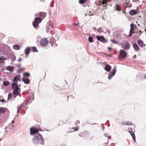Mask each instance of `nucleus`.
Here are the masks:
<instances>
[{
	"mask_svg": "<svg viewBox=\"0 0 146 146\" xmlns=\"http://www.w3.org/2000/svg\"><path fill=\"white\" fill-rule=\"evenodd\" d=\"M33 142L34 143H38L44 145V142L43 138L41 135L38 133L35 135L32 140Z\"/></svg>",
	"mask_w": 146,
	"mask_h": 146,
	"instance_id": "nucleus-1",
	"label": "nucleus"
},
{
	"mask_svg": "<svg viewBox=\"0 0 146 146\" xmlns=\"http://www.w3.org/2000/svg\"><path fill=\"white\" fill-rule=\"evenodd\" d=\"M12 88L15 87V89L13 90V96L15 98L20 93V88L18 87V84L17 83H12Z\"/></svg>",
	"mask_w": 146,
	"mask_h": 146,
	"instance_id": "nucleus-2",
	"label": "nucleus"
},
{
	"mask_svg": "<svg viewBox=\"0 0 146 146\" xmlns=\"http://www.w3.org/2000/svg\"><path fill=\"white\" fill-rule=\"evenodd\" d=\"M121 47L125 50H129L130 48V44L127 41H125L123 43L120 44Z\"/></svg>",
	"mask_w": 146,
	"mask_h": 146,
	"instance_id": "nucleus-3",
	"label": "nucleus"
},
{
	"mask_svg": "<svg viewBox=\"0 0 146 146\" xmlns=\"http://www.w3.org/2000/svg\"><path fill=\"white\" fill-rule=\"evenodd\" d=\"M49 43L48 40L46 38H44L42 39L40 41V44L43 46H46Z\"/></svg>",
	"mask_w": 146,
	"mask_h": 146,
	"instance_id": "nucleus-4",
	"label": "nucleus"
},
{
	"mask_svg": "<svg viewBox=\"0 0 146 146\" xmlns=\"http://www.w3.org/2000/svg\"><path fill=\"white\" fill-rule=\"evenodd\" d=\"M127 54L126 52L123 50H120L119 57L120 59L124 58H125L127 56Z\"/></svg>",
	"mask_w": 146,
	"mask_h": 146,
	"instance_id": "nucleus-5",
	"label": "nucleus"
},
{
	"mask_svg": "<svg viewBox=\"0 0 146 146\" xmlns=\"http://www.w3.org/2000/svg\"><path fill=\"white\" fill-rule=\"evenodd\" d=\"M38 131V129L33 127H32L30 129V133L32 135L37 133Z\"/></svg>",
	"mask_w": 146,
	"mask_h": 146,
	"instance_id": "nucleus-6",
	"label": "nucleus"
},
{
	"mask_svg": "<svg viewBox=\"0 0 146 146\" xmlns=\"http://www.w3.org/2000/svg\"><path fill=\"white\" fill-rule=\"evenodd\" d=\"M131 28L130 30V33L129 35V37H131L132 36V33L134 34L135 33L134 31H133L134 30V27L136 28V25L133 24H131L130 25Z\"/></svg>",
	"mask_w": 146,
	"mask_h": 146,
	"instance_id": "nucleus-7",
	"label": "nucleus"
},
{
	"mask_svg": "<svg viewBox=\"0 0 146 146\" xmlns=\"http://www.w3.org/2000/svg\"><path fill=\"white\" fill-rule=\"evenodd\" d=\"M21 75H19L18 76H15L13 80V82H14L13 83H17L18 81H19L20 82L21 81L20 79Z\"/></svg>",
	"mask_w": 146,
	"mask_h": 146,
	"instance_id": "nucleus-8",
	"label": "nucleus"
},
{
	"mask_svg": "<svg viewBox=\"0 0 146 146\" xmlns=\"http://www.w3.org/2000/svg\"><path fill=\"white\" fill-rule=\"evenodd\" d=\"M96 38L98 40L102 42H104L105 41H106V42H107L103 36H97Z\"/></svg>",
	"mask_w": 146,
	"mask_h": 146,
	"instance_id": "nucleus-9",
	"label": "nucleus"
},
{
	"mask_svg": "<svg viewBox=\"0 0 146 146\" xmlns=\"http://www.w3.org/2000/svg\"><path fill=\"white\" fill-rule=\"evenodd\" d=\"M116 71L115 69L114 68L112 70L111 74H109L108 78L109 79H110L112 77L114 76L116 72Z\"/></svg>",
	"mask_w": 146,
	"mask_h": 146,
	"instance_id": "nucleus-10",
	"label": "nucleus"
},
{
	"mask_svg": "<svg viewBox=\"0 0 146 146\" xmlns=\"http://www.w3.org/2000/svg\"><path fill=\"white\" fill-rule=\"evenodd\" d=\"M137 43L140 47H143L146 46V44L144 43L143 42L142 40H137Z\"/></svg>",
	"mask_w": 146,
	"mask_h": 146,
	"instance_id": "nucleus-11",
	"label": "nucleus"
},
{
	"mask_svg": "<svg viewBox=\"0 0 146 146\" xmlns=\"http://www.w3.org/2000/svg\"><path fill=\"white\" fill-rule=\"evenodd\" d=\"M107 3V0H104L102 1V3H101V1H99V2L98 3H97V2H95V4L96 5H98V6H99L100 5H101L102 4L103 5H104L105 4H106Z\"/></svg>",
	"mask_w": 146,
	"mask_h": 146,
	"instance_id": "nucleus-12",
	"label": "nucleus"
},
{
	"mask_svg": "<svg viewBox=\"0 0 146 146\" xmlns=\"http://www.w3.org/2000/svg\"><path fill=\"white\" fill-rule=\"evenodd\" d=\"M111 68V67L110 65L107 64L104 67V69L106 71L109 72L110 71Z\"/></svg>",
	"mask_w": 146,
	"mask_h": 146,
	"instance_id": "nucleus-13",
	"label": "nucleus"
},
{
	"mask_svg": "<svg viewBox=\"0 0 146 146\" xmlns=\"http://www.w3.org/2000/svg\"><path fill=\"white\" fill-rule=\"evenodd\" d=\"M22 80L26 84H28L30 82L29 79L27 78H23Z\"/></svg>",
	"mask_w": 146,
	"mask_h": 146,
	"instance_id": "nucleus-14",
	"label": "nucleus"
},
{
	"mask_svg": "<svg viewBox=\"0 0 146 146\" xmlns=\"http://www.w3.org/2000/svg\"><path fill=\"white\" fill-rule=\"evenodd\" d=\"M137 13V11L135 10H132L129 12V14L131 15H134Z\"/></svg>",
	"mask_w": 146,
	"mask_h": 146,
	"instance_id": "nucleus-15",
	"label": "nucleus"
},
{
	"mask_svg": "<svg viewBox=\"0 0 146 146\" xmlns=\"http://www.w3.org/2000/svg\"><path fill=\"white\" fill-rule=\"evenodd\" d=\"M133 47L134 49L136 51H138L140 49L139 47L137 44H134L133 45Z\"/></svg>",
	"mask_w": 146,
	"mask_h": 146,
	"instance_id": "nucleus-16",
	"label": "nucleus"
},
{
	"mask_svg": "<svg viewBox=\"0 0 146 146\" xmlns=\"http://www.w3.org/2000/svg\"><path fill=\"white\" fill-rule=\"evenodd\" d=\"M122 125H132L133 123L131 121H127L125 122H122Z\"/></svg>",
	"mask_w": 146,
	"mask_h": 146,
	"instance_id": "nucleus-17",
	"label": "nucleus"
},
{
	"mask_svg": "<svg viewBox=\"0 0 146 146\" xmlns=\"http://www.w3.org/2000/svg\"><path fill=\"white\" fill-rule=\"evenodd\" d=\"M67 121V120H64V121L62 120L60 121L59 122V123L58 124V125L59 126L60 125H62L64 124H66Z\"/></svg>",
	"mask_w": 146,
	"mask_h": 146,
	"instance_id": "nucleus-18",
	"label": "nucleus"
},
{
	"mask_svg": "<svg viewBox=\"0 0 146 146\" xmlns=\"http://www.w3.org/2000/svg\"><path fill=\"white\" fill-rule=\"evenodd\" d=\"M128 132L131 135L133 141H135V137L134 132L131 131H129Z\"/></svg>",
	"mask_w": 146,
	"mask_h": 146,
	"instance_id": "nucleus-19",
	"label": "nucleus"
},
{
	"mask_svg": "<svg viewBox=\"0 0 146 146\" xmlns=\"http://www.w3.org/2000/svg\"><path fill=\"white\" fill-rule=\"evenodd\" d=\"M11 83L8 81L4 82L3 83V85L4 86H6L10 85Z\"/></svg>",
	"mask_w": 146,
	"mask_h": 146,
	"instance_id": "nucleus-20",
	"label": "nucleus"
},
{
	"mask_svg": "<svg viewBox=\"0 0 146 146\" xmlns=\"http://www.w3.org/2000/svg\"><path fill=\"white\" fill-rule=\"evenodd\" d=\"M115 7L118 11H120L121 10V6L120 5H116L115 6Z\"/></svg>",
	"mask_w": 146,
	"mask_h": 146,
	"instance_id": "nucleus-21",
	"label": "nucleus"
},
{
	"mask_svg": "<svg viewBox=\"0 0 146 146\" xmlns=\"http://www.w3.org/2000/svg\"><path fill=\"white\" fill-rule=\"evenodd\" d=\"M34 21H35V22L39 24L41 22V19L40 18L38 17L35 19Z\"/></svg>",
	"mask_w": 146,
	"mask_h": 146,
	"instance_id": "nucleus-22",
	"label": "nucleus"
},
{
	"mask_svg": "<svg viewBox=\"0 0 146 146\" xmlns=\"http://www.w3.org/2000/svg\"><path fill=\"white\" fill-rule=\"evenodd\" d=\"M7 69L8 71H9L10 72H12L13 71V66H9L7 67Z\"/></svg>",
	"mask_w": 146,
	"mask_h": 146,
	"instance_id": "nucleus-23",
	"label": "nucleus"
},
{
	"mask_svg": "<svg viewBox=\"0 0 146 146\" xmlns=\"http://www.w3.org/2000/svg\"><path fill=\"white\" fill-rule=\"evenodd\" d=\"M20 48V46L17 44H16L13 46V48L15 50H19Z\"/></svg>",
	"mask_w": 146,
	"mask_h": 146,
	"instance_id": "nucleus-24",
	"label": "nucleus"
},
{
	"mask_svg": "<svg viewBox=\"0 0 146 146\" xmlns=\"http://www.w3.org/2000/svg\"><path fill=\"white\" fill-rule=\"evenodd\" d=\"M33 24L34 27L36 29L38 26V24L35 22V21H34L33 22Z\"/></svg>",
	"mask_w": 146,
	"mask_h": 146,
	"instance_id": "nucleus-25",
	"label": "nucleus"
},
{
	"mask_svg": "<svg viewBox=\"0 0 146 146\" xmlns=\"http://www.w3.org/2000/svg\"><path fill=\"white\" fill-rule=\"evenodd\" d=\"M40 15L41 17L44 18L46 17V14L44 12H41L40 13Z\"/></svg>",
	"mask_w": 146,
	"mask_h": 146,
	"instance_id": "nucleus-26",
	"label": "nucleus"
},
{
	"mask_svg": "<svg viewBox=\"0 0 146 146\" xmlns=\"http://www.w3.org/2000/svg\"><path fill=\"white\" fill-rule=\"evenodd\" d=\"M5 111L4 108L2 107H0V114L4 113Z\"/></svg>",
	"mask_w": 146,
	"mask_h": 146,
	"instance_id": "nucleus-27",
	"label": "nucleus"
},
{
	"mask_svg": "<svg viewBox=\"0 0 146 146\" xmlns=\"http://www.w3.org/2000/svg\"><path fill=\"white\" fill-rule=\"evenodd\" d=\"M30 49L29 48H26L25 50V52L26 54H28L29 52Z\"/></svg>",
	"mask_w": 146,
	"mask_h": 146,
	"instance_id": "nucleus-28",
	"label": "nucleus"
},
{
	"mask_svg": "<svg viewBox=\"0 0 146 146\" xmlns=\"http://www.w3.org/2000/svg\"><path fill=\"white\" fill-rule=\"evenodd\" d=\"M87 0H79V3L80 4H83L87 2Z\"/></svg>",
	"mask_w": 146,
	"mask_h": 146,
	"instance_id": "nucleus-29",
	"label": "nucleus"
},
{
	"mask_svg": "<svg viewBox=\"0 0 146 146\" xmlns=\"http://www.w3.org/2000/svg\"><path fill=\"white\" fill-rule=\"evenodd\" d=\"M31 50L32 51H33V52H37L38 50L36 49V47H33L31 48Z\"/></svg>",
	"mask_w": 146,
	"mask_h": 146,
	"instance_id": "nucleus-30",
	"label": "nucleus"
},
{
	"mask_svg": "<svg viewBox=\"0 0 146 146\" xmlns=\"http://www.w3.org/2000/svg\"><path fill=\"white\" fill-rule=\"evenodd\" d=\"M125 6L127 7H131L132 6V5L129 3L128 2L125 3Z\"/></svg>",
	"mask_w": 146,
	"mask_h": 146,
	"instance_id": "nucleus-31",
	"label": "nucleus"
},
{
	"mask_svg": "<svg viewBox=\"0 0 146 146\" xmlns=\"http://www.w3.org/2000/svg\"><path fill=\"white\" fill-rule=\"evenodd\" d=\"M72 129H74L75 131H77L79 129V127L78 126H77L76 127H72Z\"/></svg>",
	"mask_w": 146,
	"mask_h": 146,
	"instance_id": "nucleus-32",
	"label": "nucleus"
},
{
	"mask_svg": "<svg viewBox=\"0 0 146 146\" xmlns=\"http://www.w3.org/2000/svg\"><path fill=\"white\" fill-rule=\"evenodd\" d=\"M88 41L90 42H93V39L92 37L91 36H89L88 38Z\"/></svg>",
	"mask_w": 146,
	"mask_h": 146,
	"instance_id": "nucleus-33",
	"label": "nucleus"
},
{
	"mask_svg": "<svg viewBox=\"0 0 146 146\" xmlns=\"http://www.w3.org/2000/svg\"><path fill=\"white\" fill-rule=\"evenodd\" d=\"M23 76H25L29 77L30 76V74L28 72H25L23 74Z\"/></svg>",
	"mask_w": 146,
	"mask_h": 146,
	"instance_id": "nucleus-34",
	"label": "nucleus"
},
{
	"mask_svg": "<svg viewBox=\"0 0 146 146\" xmlns=\"http://www.w3.org/2000/svg\"><path fill=\"white\" fill-rule=\"evenodd\" d=\"M12 94H9L8 95V99L9 100L11 98L12 96Z\"/></svg>",
	"mask_w": 146,
	"mask_h": 146,
	"instance_id": "nucleus-35",
	"label": "nucleus"
},
{
	"mask_svg": "<svg viewBox=\"0 0 146 146\" xmlns=\"http://www.w3.org/2000/svg\"><path fill=\"white\" fill-rule=\"evenodd\" d=\"M85 133L83 132L79 134V136L81 137H83Z\"/></svg>",
	"mask_w": 146,
	"mask_h": 146,
	"instance_id": "nucleus-36",
	"label": "nucleus"
},
{
	"mask_svg": "<svg viewBox=\"0 0 146 146\" xmlns=\"http://www.w3.org/2000/svg\"><path fill=\"white\" fill-rule=\"evenodd\" d=\"M111 41L114 44H116L117 43V41L113 39H111Z\"/></svg>",
	"mask_w": 146,
	"mask_h": 146,
	"instance_id": "nucleus-37",
	"label": "nucleus"
},
{
	"mask_svg": "<svg viewBox=\"0 0 146 146\" xmlns=\"http://www.w3.org/2000/svg\"><path fill=\"white\" fill-rule=\"evenodd\" d=\"M5 57H4L3 56H1L0 58V60H3V61L4 60H5Z\"/></svg>",
	"mask_w": 146,
	"mask_h": 146,
	"instance_id": "nucleus-38",
	"label": "nucleus"
},
{
	"mask_svg": "<svg viewBox=\"0 0 146 146\" xmlns=\"http://www.w3.org/2000/svg\"><path fill=\"white\" fill-rule=\"evenodd\" d=\"M97 31L98 32L100 33H101L102 32V31L101 29V28H100L98 29Z\"/></svg>",
	"mask_w": 146,
	"mask_h": 146,
	"instance_id": "nucleus-39",
	"label": "nucleus"
},
{
	"mask_svg": "<svg viewBox=\"0 0 146 146\" xmlns=\"http://www.w3.org/2000/svg\"><path fill=\"white\" fill-rule=\"evenodd\" d=\"M0 101L1 102H5V99H3L0 100Z\"/></svg>",
	"mask_w": 146,
	"mask_h": 146,
	"instance_id": "nucleus-40",
	"label": "nucleus"
},
{
	"mask_svg": "<svg viewBox=\"0 0 146 146\" xmlns=\"http://www.w3.org/2000/svg\"><path fill=\"white\" fill-rule=\"evenodd\" d=\"M80 123V121L78 120H77L76 122V124L77 125Z\"/></svg>",
	"mask_w": 146,
	"mask_h": 146,
	"instance_id": "nucleus-41",
	"label": "nucleus"
},
{
	"mask_svg": "<svg viewBox=\"0 0 146 146\" xmlns=\"http://www.w3.org/2000/svg\"><path fill=\"white\" fill-rule=\"evenodd\" d=\"M21 70H22V69L21 68H20V69H18V72H20Z\"/></svg>",
	"mask_w": 146,
	"mask_h": 146,
	"instance_id": "nucleus-42",
	"label": "nucleus"
},
{
	"mask_svg": "<svg viewBox=\"0 0 146 146\" xmlns=\"http://www.w3.org/2000/svg\"><path fill=\"white\" fill-rule=\"evenodd\" d=\"M108 49L110 51H111V48L110 47H108Z\"/></svg>",
	"mask_w": 146,
	"mask_h": 146,
	"instance_id": "nucleus-43",
	"label": "nucleus"
},
{
	"mask_svg": "<svg viewBox=\"0 0 146 146\" xmlns=\"http://www.w3.org/2000/svg\"><path fill=\"white\" fill-rule=\"evenodd\" d=\"M21 59H19L18 60V61H19V62L21 61Z\"/></svg>",
	"mask_w": 146,
	"mask_h": 146,
	"instance_id": "nucleus-44",
	"label": "nucleus"
},
{
	"mask_svg": "<svg viewBox=\"0 0 146 146\" xmlns=\"http://www.w3.org/2000/svg\"><path fill=\"white\" fill-rule=\"evenodd\" d=\"M139 31L140 33H141H141L142 32H141V31Z\"/></svg>",
	"mask_w": 146,
	"mask_h": 146,
	"instance_id": "nucleus-45",
	"label": "nucleus"
},
{
	"mask_svg": "<svg viewBox=\"0 0 146 146\" xmlns=\"http://www.w3.org/2000/svg\"><path fill=\"white\" fill-rule=\"evenodd\" d=\"M38 131H42V130L41 129H38Z\"/></svg>",
	"mask_w": 146,
	"mask_h": 146,
	"instance_id": "nucleus-46",
	"label": "nucleus"
},
{
	"mask_svg": "<svg viewBox=\"0 0 146 146\" xmlns=\"http://www.w3.org/2000/svg\"><path fill=\"white\" fill-rule=\"evenodd\" d=\"M54 44H55V45H56V44H52V46H54Z\"/></svg>",
	"mask_w": 146,
	"mask_h": 146,
	"instance_id": "nucleus-47",
	"label": "nucleus"
},
{
	"mask_svg": "<svg viewBox=\"0 0 146 146\" xmlns=\"http://www.w3.org/2000/svg\"><path fill=\"white\" fill-rule=\"evenodd\" d=\"M19 109H20V108H19V109L17 110V112H18V111H19Z\"/></svg>",
	"mask_w": 146,
	"mask_h": 146,
	"instance_id": "nucleus-48",
	"label": "nucleus"
},
{
	"mask_svg": "<svg viewBox=\"0 0 146 146\" xmlns=\"http://www.w3.org/2000/svg\"><path fill=\"white\" fill-rule=\"evenodd\" d=\"M108 139H111V137H110V136H108Z\"/></svg>",
	"mask_w": 146,
	"mask_h": 146,
	"instance_id": "nucleus-49",
	"label": "nucleus"
},
{
	"mask_svg": "<svg viewBox=\"0 0 146 146\" xmlns=\"http://www.w3.org/2000/svg\"><path fill=\"white\" fill-rule=\"evenodd\" d=\"M144 78L146 79V74L144 76Z\"/></svg>",
	"mask_w": 146,
	"mask_h": 146,
	"instance_id": "nucleus-50",
	"label": "nucleus"
},
{
	"mask_svg": "<svg viewBox=\"0 0 146 146\" xmlns=\"http://www.w3.org/2000/svg\"><path fill=\"white\" fill-rule=\"evenodd\" d=\"M14 122V121L13 120V121H12V123H13Z\"/></svg>",
	"mask_w": 146,
	"mask_h": 146,
	"instance_id": "nucleus-51",
	"label": "nucleus"
},
{
	"mask_svg": "<svg viewBox=\"0 0 146 146\" xmlns=\"http://www.w3.org/2000/svg\"><path fill=\"white\" fill-rule=\"evenodd\" d=\"M94 30L96 31V27H94Z\"/></svg>",
	"mask_w": 146,
	"mask_h": 146,
	"instance_id": "nucleus-52",
	"label": "nucleus"
},
{
	"mask_svg": "<svg viewBox=\"0 0 146 146\" xmlns=\"http://www.w3.org/2000/svg\"><path fill=\"white\" fill-rule=\"evenodd\" d=\"M74 25H78V24H74Z\"/></svg>",
	"mask_w": 146,
	"mask_h": 146,
	"instance_id": "nucleus-53",
	"label": "nucleus"
},
{
	"mask_svg": "<svg viewBox=\"0 0 146 146\" xmlns=\"http://www.w3.org/2000/svg\"><path fill=\"white\" fill-rule=\"evenodd\" d=\"M144 31H146V29H145Z\"/></svg>",
	"mask_w": 146,
	"mask_h": 146,
	"instance_id": "nucleus-54",
	"label": "nucleus"
},
{
	"mask_svg": "<svg viewBox=\"0 0 146 146\" xmlns=\"http://www.w3.org/2000/svg\"><path fill=\"white\" fill-rule=\"evenodd\" d=\"M129 129V130H130V129Z\"/></svg>",
	"mask_w": 146,
	"mask_h": 146,
	"instance_id": "nucleus-55",
	"label": "nucleus"
}]
</instances>
